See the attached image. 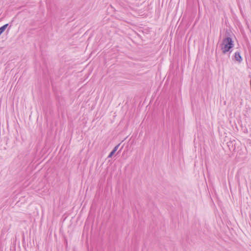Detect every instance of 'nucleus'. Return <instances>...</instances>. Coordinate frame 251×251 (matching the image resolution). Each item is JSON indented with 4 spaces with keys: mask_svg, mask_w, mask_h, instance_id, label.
<instances>
[{
    "mask_svg": "<svg viewBox=\"0 0 251 251\" xmlns=\"http://www.w3.org/2000/svg\"><path fill=\"white\" fill-rule=\"evenodd\" d=\"M233 47V41L230 37H226L224 38L222 43L220 44V48L224 54H226L228 52L230 53Z\"/></svg>",
    "mask_w": 251,
    "mask_h": 251,
    "instance_id": "obj_1",
    "label": "nucleus"
},
{
    "mask_svg": "<svg viewBox=\"0 0 251 251\" xmlns=\"http://www.w3.org/2000/svg\"><path fill=\"white\" fill-rule=\"evenodd\" d=\"M119 145H118L117 146H116L114 149H113V151H114L115 152L117 151L118 148H119Z\"/></svg>",
    "mask_w": 251,
    "mask_h": 251,
    "instance_id": "obj_4",
    "label": "nucleus"
},
{
    "mask_svg": "<svg viewBox=\"0 0 251 251\" xmlns=\"http://www.w3.org/2000/svg\"><path fill=\"white\" fill-rule=\"evenodd\" d=\"M8 25V24H7L0 27V35L4 32V31L6 29Z\"/></svg>",
    "mask_w": 251,
    "mask_h": 251,
    "instance_id": "obj_3",
    "label": "nucleus"
},
{
    "mask_svg": "<svg viewBox=\"0 0 251 251\" xmlns=\"http://www.w3.org/2000/svg\"><path fill=\"white\" fill-rule=\"evenodd\" d=\"M234 59L239 63H241L243 60L242 57L240 54V52L238 51H237L234 53Z\"/></svg>",
    "mask_w": 251,
    "mask_h": 251,
    "instance_id": "obj_2",
    "label": "nucleus"
},
{
    "mask_svg": "<svg viewBox=\"0 0 251 251\" xmlns=\"http://www.w3.org/2000/svg\"><path fill=\"white\" fill-rule=\"evenodd\" d=\"M115 153V152L112 151L109 153V154L108 156V158H111L113 155Z\"/></svg>",
    "mask_w": 251,
    "mask_h": 251,
    "instance_id": "obj_5",
    "label": "nucleus"
}]
</instances>
